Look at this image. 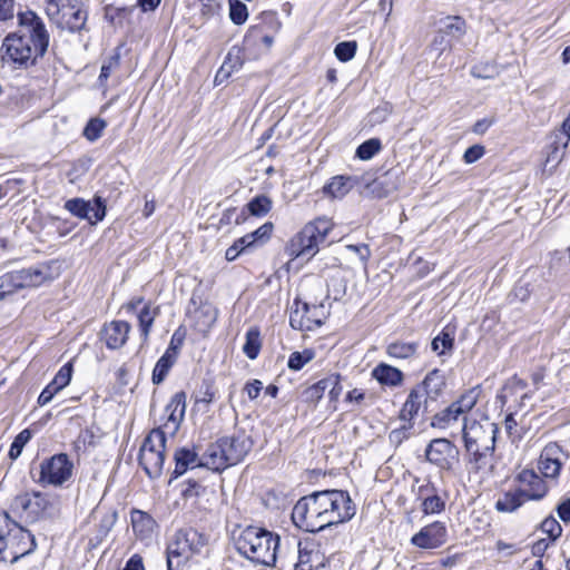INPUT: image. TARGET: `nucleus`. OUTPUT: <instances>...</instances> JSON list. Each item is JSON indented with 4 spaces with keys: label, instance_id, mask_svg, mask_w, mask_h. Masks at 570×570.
I'll return each mask as SVG.
<instances>
[{
    "label": "nucleus",
    "instance_id": "nucleus-20",
    "mask_svg": "<svg viewBox=\"0 0 570 570\" xmlns=\"http://www.w3.org/2000/svg\"><path fill=\"white\" fill-rule=\"evenodd\" d=\"M185 411L186 394L185 392H177L165 407L166 422L159 428L165 431V435L167 433L175 435L184 420Z\"/></svg>",
    "mask_w": 570,
    "mask_h": 570
},
{
    "label": "nucleus",
    "instance_id": "nucleus-58",
    "mask_svg": "<svg viewBox=\"0 0 570 570\" xmlns=\"http://www.w3.org/2000/svg\"><path fill=\"white\" fill-rule=\"evenodd\" d=\"M184 340H185V333L180 332V330L175 331L165 353L177 358L178 352H179L180 347L183 346Z\"/></svg>",
    "mask_w": 570,
    "mask_h": 570
},
{
    "label": "nucleus",
    "instance_id": "nucleus-56",
    "mask_svg": "<svg viewBox=\"0 0 570 570\" xmlns=\"http://www.w3.org/2000/svg\"><path fill=\"white\" fill-rule=\"evenodd\" d=\"M272 230H273V224L265 223L259 228H257L253 233H249L248 235L252 236L250 238L256 246V245L264 244L271 237Z\"/></svg>",
    "mask_w": 570,
    "mask_h": 570
},
{
    "label": "nucleus",
    "instance_id": "nucleus-6",
    "mask_svg": "<svg viewBox=\"0 0 570 570\" xmlns=\"http://www.w3.org/2000/svg\"><path fill=\"white\" fill-rule=\"evenodd\" d=\"M331 230V223L326 218H317L307 223L302 230L291 240L289 254L295 257L309 259L317 252Z\"/></svg>",
    "mask_w": 570,
    "mask_h": 570
},
{
    "label": "nucleus",
    "instance_id": "nucleus-41",
    "mask_svg": "<svg viewBox=\"0 0 570 570\" xmlns=\"http://www.w3.org/2000/svg\"><path fill=\"white\" fill-rule=\"evenodd\" d=\"M261 346L259 331L257 328H250L246 333V342L243 346V352L248 358L255 360L259 353Z\"/></svg>",
    "mask_w": 570,
    "mask_h": 570
},
{
    "label": "nucleus",
    "instance_id": "nucleus-11",
    "mask_svg": "<svg viewBox=\"0 0 570 570\" xmlns=\"http://www.w3.org/2000/svg\"><path fill=\"white\" fill-rule=\"evenodd\" d=\"M73 464L66 453L55 454L40 463L37 482L42 485L61 487L72 475Z\"/></svg>",
    "mask_w": 570,
    "mask_h": 570
},
{
    "label": "nucleus",
    "instance_id": "nucleus-50",
    "mask_svg": "<svg viewBox=\"0 0 570 570\" xmlns=\"http://www.w3.org/2000/svg\"><path fill=\"white\" fill-rule=\"evenodd\" d=\"M106 126L107 122L104 119L92 118L87 122L83 129V136L89 141H96L102 135V131L106 128Z\"/></svg>",
    "mask_w": 570,
    "mask_h": 570
},
{
    "label": "nucleus",
    "instance_id": "nucleus-1",
    "mask_svg": "<svg viewBox=\"0 0 570 570\" xmlns=\"http://www.w3.org/2000/svg\"><path fill=\"white\" fill-rule=\"evenodd\" d=\"M356 507L346 491L323 490L301 498L292 510V521L306 532H318L327 527L350 521Z\"/></svg>",
    "mask_w": 570,
    "mask_h": 570
},
{
    "label": "nucleus",
    "instance_id": "nucleus-17",
    "mask_svg": "<svg viewBox=\"0 0 570 570\" xmlns=\"http://www.w3.org/2000/svg\"><path fill=\"white\" fill-rule=\"evenodd\" d=\"M65 208L80 219H87L91 225L102 220L106 216V205L101 197L96 196L92 202L82 198H72L65 203Z\"/></svg>",
    "mask_w": 570,
    "mask_h": 570
},
{
    "label": "nucleus",
    "instance_id": "nucleus-53",
    "mask_svg": "<svg viewBox=\"0 0 570 570\" xmlns=\"http://www.w3.org/2000/svg\"><path fill=\"white\" fill-rule=\"evenodd\" d=\"M542 532L547 533L551 541H556L562 533V527L560 523L553 518L548 517L541 522Z\"/></svg>",
    "mask_w": 570,
    "mask_h": 570
},
{
    "label": "nucleus",
    "instance_id": "nucleus-16",
    "mask_svg": "<svg viewBox=\"0 0 570 570\" xmlns=\"http://www.w3.org/2000/svg\"><path fill=\"white\" fill-rule=\"evenodd\" d=\"M55 265V262L40 263L28 268L12 271L11 273L20 289L38 287L53 281L58 276L57 271L53 268Z\"/></svg>",
    "mask_w": 570,
    "mask_h": 570
},
{
    "label": "nucleus",
    "instance_id": "nucleus-54",
    "mask_svg": "<svg viewBox=\"0 0 570 570\" xmlns=\"http://www.w3.org/2000/svg\"><path fill=\"white\" fill-rule=\"evenodd\" d=\"M72 371H73L72 364L66 363L65 365H62L60 367V370L55 375V377L52 379L51 382L53 383V385H56L61 391L63 387H66L70 383L71 376H72Z\"/></svg>",
    "mask_w": 570,
    "mask_h": 570
},
{
    "label": "nucleus",
    "instance_id": "nucleus-18",
    "mask_svg": "<svg viewBox=\"0 0 570 570\" xmlns=\"http://www.w3.org/2000/svg\"><path fill=\"white\" fill-rule=\"evenodd\" d=\"M448 540V529L441 521H434L423 527L411 538V543L420 549H438Z\"/></svg>",
    "mask_w": 570,
    "mask_h": 570
},
{
    "label": "nucleus",
    "instance_id": "nucleus-33",
    "mask_svg": "<svg viewBox=\"0 0 570 570\" xmlns=\"http://www.w3.org/2000/svg\"><path fill=\"white\" fill-rule=\"evenodd\" d=\"M524 495L525 494L519 489L508 491L498 499L495 509L500 512H514L528 501Z\"/></svg>",
    "mask_w": 570,
    "mask_h": 570
},
{
    "label": "nucleus",
    "instance_id": "nucleus-31",
    "mask_svg": "<svg viewBox=\"0 0 570 570\" xmlns=\"http://www.w3.org/2000/svg\"><path fill=\"white\" fill-rule=\"evenodd\" d=\"M354 178L350 176H335L323 187V194L331 198H343L354 186Z\"/></svg>",
    "mask_w": 570,
    "mask_h": 570
},
{
    "label": "nucleus",
    "instance_id": "nucleus-19",
    "mask_svg": "<svg viewBox=\"0 0 570 570\" xmlns=\"http://www.w3.org/2000/svg\"><path fill=\"white\" fill-rule=\"evenodd\" d=\"M227 461L230 465H235L243 461L253 448V440L245 431H236L229 436L219 439Z\"/></svg>",
    "mask_w": 570,
    "mask_h": 570
},
{
    "label": "nucleus",
    "instance_id": "nucleus-62",
    "mask_svg": "<svg viewBox=\"0 0 570 570\" xmlns=\"http://www.w3.org/2000/svg\"><path fill=\"white\" fill-rule=\"evenodd\" d=\"M485 153V149L481 145H473L469 147L463 155V160L466 164H473L478 161Z\"/></svg>",
    "mask_w": 570,
    "mask_h": 570
},
{
    "label": "nucleus",
    "instance_id": "nucleus-9",
    "mask_svg": "<svg viewBox=\"0 0 570 570\" xmlns=\"http://www.w3.org/2000/svg\"><path fill=\"white\" fill-rule=\"evenodd\" d=\"M37 548L35 535L21 525H17L0 542V562L16 563L32 553Z\"/></svg>",
    "mask_w": 570,
    "mask_h": 570
},
{
    "label": "nucleus",
    "instance_id": "nucleus-8",
    "mask_svg": "<svg viewBox=\"0 0 570 570\" xmlns=\"http://www.w3.org/2000/svg\"><path fill=\"white\" fill-rule=\"evenodd\" d=\"M10 507L14 513L31 523L51 517L53 510L50 498L40 491L16 495Z\"/></svg>",
    "mask_w": 570,
    "mask_h": 570
},
{
    "label": "nucleus",
    "instance_id": "nucleus-15",
    "mask_svg": "<svg viewBox=\"0 0 570 570\" xmlns=\"http://www.w3.org/2000/svg\"><path fill=\"white\" fill-rule=\"evenodd\" d=\"M459 449L448 439H434L425 449L426 461L441 471H451L459 462Z\"/></svg>",
    "mask_w": 570,
    "mask_h": 570
},
{
    "label": "nucleus",
    "instance_id": "nucleus-52",
    "mask_svg": "<svg viewBox=\"0 0 570 570\" xmlns=\"http://www.w3.org/2000/svg\"><path fill=\"white\" fill-rule=\"evenodd\" d=\"M11 272L0 276V301L4 299L8 295L13 294L19 288Z\"/></svg>",
    "mask_w": 570,
    "mask_h": 570
},
{
    "label": "nucleus",
    "instance_id": "nucleus-38",
    "mask_svg": "<svg viewBox=\"0 0 570 570\" xmlns=\"http://www.w3.org/2000/svg\"><path fill=\"white\" fill-rule=\"evenodd\" d=\"M417 351L416 343L393 342L386 346V354L392 358L405 360L412 357Z\"/></svg>",
    "mask_w": 570,
    "mask_h": 570
},
{
    "label": "nucleus",
    "instance_id": "nucleus-64",
    "mask_svg": "<svg viewBox=\"0 0 570 570\" xmlns=\"http://www.w3.org/2000/svg\"><path fill=\"white\" fill-rule=\"evenodd\" d=\"M58 392H60V390L50 382L40 393L38 404L40 406L48 404Z\"/></svg>",
    "mask_w": 570,
    "mask_h": 570
},
{
    "label": "nucleus",
    "instance_id": "nucleus-10",
    "mask_svg": "<svg viewBox=\"0 0 570 570\" xmlns=\"http://www.w3.org/2000/svg\"><path fill=\"white\" fill-rule=\"evenodd\" d=\"M17 20L18 30L12 32L22 36L28 43L46 55L50 42V33L42 18L32 10H26L17 13Z\"/></svg>",
    "mask_w": 570,
    "mask_h": 570
},
{
    "label": "nucleus",
    "instance_id": "nucleus-14",
    "mask_svg": "<svg viewBox=\"0 0 570 570\" xmlns=\"http://www.w3.org/2000/svg\"><path fill=\"white\" fill-rule=\"evenodd\" d=\"M479 394L476 389L466 391L446 409L436 413L432 417L431 425L438 429H446L452 422L456 421L460 415L468 413L475 406Z\"/></svg>",
    "mask_w": 570,
    "mask_h": 570
},
{
    "label": "nucleus",
    "instance_id": "nucleus-51",
    "mask_svg": "<svg viewBox=\"0 0 570 570\" xmlns=\"http://www.w3.org/2000/svg\"><path fill=\"white\" fill-rule=\"evenodd\" d=\"M357 45L355 41H343L336 45L334 53L342 62H347L354 58Z\"/></svg>",
    "mask_w": 570,
    "mask_h": 570
},
{
    "label": "nucleus",
    "instance_id": "nucleus-40",
    "mask_svg": "<svg viewBox=\"0 0 570 570\" xmlns=\"http://www.w3.org/2000/svg\"><path fill=\"white\" fill-rule=\"evenodd\" d=\"M176 360L177 358L167 353L163 354V356L157 361L153 371L151 380L154 384H160L165 380Z\"/></svg>",
    "mask_w": 570,
    "mask_h": 570
},
{
    "label": "nucleus",
    "instance_id": "nucleus-35",
    "mask_svg": "<svg viewBox=\"0 0 570 570\" xmlns=\"http://www.w3.org/2000/svg\"><path fill=\"white\" fill-rule=\"evenodd\" d=\"M368 187L375 196L380 198L386 197L397 187L395 175L393 173H386L374 179Z\"/></svg>",
    "mask_w": 570,
    "mask_h": 570
},
{
    "label": "nucleus",
    "instance_id": "nucleus-49",
    "mask_svg": "<svg viewBox=\"0 0 570 570\" xmlns=\"http://www.w3.org/2000/svg\"><path fill=\"white\" fill-rule=\"evenodd\" d=\"M32 434L29 429L22 430L13 440L11 443L10 450H9V456L12 460H16L20 456L23 446L31 440Z\"/></svg>",
    "mask_w": 570,
    "mask_h": 570
},
{
    "label": "nucleus",
    "instance_id": "nucleus-3",
    "mask_svg": "<svg viewBox=\"0 0 570 570\" xmlns=\"http://www.w3.org/2000/svg\"><path fill=\"white\" fill-rule=\"evenodd\" d=\"M45 10L60 30L71 33L87 30L88 11L82 0H45Z\"/></svg>",
    "mask_w": 570,
    "mask_h": 570
},
{
    "label": "nucleus",
    "instance_id": "nucleus-45",
    "mask_svg": "<svg viewBox=\"0 0 570 570\" xmlns=\"http://www.w3.org/2000/svg\"><path fill=\"white\" fill-rule=\"evenodd\" d=\"M382 148L381 140L377 138H371L362 142L356 149V157L362 160L372 159Z\"/></svg>",
    "mask_w": 570,
    "mask_h": 570
},
{
    "label": "nucleus",
    "instance_id": "nucleus-34",
    "mask_svg": "<svg viewBox=\"0 0 570 570\" xmlns=\"http://www.w3.org/2000/svg\"><path fill=\"white\" fill-rule=\"evenodd\" d=\"M445 385L444 376L440 370L434 368L426 374L423 382L417 385L428 397L435 399Z\"/></svg>",
    "mask_w": 570,
    "mask_h": 570
},
{
    "label": "nucleus",
    "instance_id": "nucleus-43",
    "mask_svg": "<svg viewBox=\"0 0 570 570\" xmlns=\"http://www.w3.org/2000/svg\"><path fill=\"white\" fill-rule=\"evenodd\" d=\"M247 209L253 216H264L272 209V200L265 195H258L247 204Z\"/></svg>",
    "mask_w": 570,
    "mask_h": 570
},
{
    "label": "nucleus",
    "instance_id": "nucleus-5",
    "mask_svg": "<svg viewBox=\"0 0 570 570\" xmlns=\"http://www.w3.org/2000/svg\"><path fill=\"white\" fill-rule=\"evenodd\" d=\"M45 53L28 43L19 33L9 32L2 40L0 58L2 65L14 69H27L36 66Z\"/></svg>",
    "mask_w": 570,
    "mask_h": 570
},
{
    "label": "nucleus",
    "instance_id": "nucleus-28",
    "mask_svg": "<svg viewBox=\"0 0 570 570\" xmlns=\"http://www.w3.org/2000/svg\"><path fill=\"white\" fill-rule=\"evenodd\" d=\"M218 312L212 304H203L197 307L191 314L190 318L194 322V327L199 333H207L217 320Z\"/></svg>",
    "mask_w": 570,
    "mask_h": 570
},
{
    "label": "nucleus",
    "instance_id": "nucleus-24",
    "mask_svg": "<svg viewBox=\"0 0 570 570\" xmlns=\"http://www.w3.org/2000/svg\"><path fill=\"white\" fill-rule=\"evenodd\" d=\"M560 449L557 445H549L540 454L538 468L546 478L556 479L559 476L562 463L558 458Z\"/></svg>",
    "mask_w": 570,
    "mask_h": 570
},
{
    "label": "nucleus",
    "instance_id": "nucleus-4",
    "mask_svg": "<svg viewBox=\"0 0 570 570\" xmlns=\"http://www.w3.org/2000/svg\"><path fill=\"white\" fill-rule=\"evenodd\" d=\"M207 542V537L196 529L178 530L167 546V570H174L175 559H177L176 567H179L194 556L200 554Z\"/></svg>",
    "mask_w": 570,
    "mask_h": 570
},
{
    "label": "nucleus",
    "instance_id": "nucleus-60",
    "mask_svg": "<svg viewBox=\"0 0 570 570\" xmlns=\"http://www.w3.org/2000/svg\"><path fill=\"white\" fill-rule=\"evenodd\" d=\"M16 0H0V22L11 21L14 18Z\"/></svg>",
    "mask_w": 570,
    "mask_h": 570
},
{
    "label": "nucleus",
    "instance_id": "nucleus-61",
    "mask_svg": "<svg viewBox=\"0 0 570 570\" xmlns=\"http://www.w3.org/2000/svg\"><path fill=\"white\" fill-rule=\"evenodd\" d=\"M531 295V289L529 284H518L510 294L511 302H527Z\"/></svg>",
    "mask_w": 570,
    "mask_h": 570
},
{
    "label": "nucleus",
    "instance_id": "nucleus-55",
    "mask_svg": "<svg viewBox=\"0 0 570 570\" xmlns=\"http://www.w3.org/2000/svg\"><path fill=\"white\" fill-rule=\"evenodd\" d=\"M119 65H120V57H119V55H115V56L109 57L108 60H106L102 63V66H101V70H100V75H99V81L101 83L104 81H106L110 77L112 71H115L116 69L119 68Z\"/></svg>",
    "mask_w": 570,
    "mask_h": 570
},
{
    "label": "nucleus",
    "instance_id": "nucleus-26",
    "mask_svg": "<svg viewBox=\"0 0 570 570\" xmlns=\"http://www.w3.org/2000/svg\"><path fill=\"white\" fill-rule=\"evenodd\" d=\"M438 26L452 45L460 41L465 36L468 29L466 21L460 16L441 18Z\"/></svg>",
    "mask_w": 570,
    "mask_h": 570
},
{
    "label": "nucleus",
    "instance_id": "nucleus-44",
    "mask_svg": "<svg viewBox=\"0 0 570 570\" xmlns=\"http://www.w3.org/2000/svg\"><path fill=\"white\" fill-rule=\"evenodd\" d=\"M454 345V338L450 335L445 330H443L440 334H438L432 343L431 348L433 352L438 353V355H443L448 351H452Z\"/></svg>",
    "mask_w": 570,
    "mask_h": 570
},
{
    "label": "nucleus",
    "instance_id": "nucleus-57",
    "mask_svg": "<svg viewBox=\"0 0 570 570\" xmlns=\"http://www.w3.org/2000/svg\"><path fill=\"white\" fill-rule=\"evenodd\" d=\"M246 39H254V40H261L266 48H271L274 43V37L271 35H265L263 32V27L261 26H253L249 28Z\"/></svg>",
    "mask_w": 570,
    "mask_h": 570
},
{
    "label": "nucleus",
    "instance_id": "nucleus-21",
    "mask_svg": "<svg viewBox=\"0 0 570 570\" xmlns=\"http://www.w3.org/2000/svg\"><path fill=\"white\" fill-rule=\"evenodd\" d=\"M416 497L422 501L421 508L425 515L439 514L445 510V499L439 494V490L430 480H425V483L417 488Z\"/></svg>",
    "mask_w": 570,
    "mask_h": 570
},
{
    "label": "nucleus",
    "instance_id": "nucleus-46",
    "mask_svg": "<svg viewBox=\"0 0 570 570\" xmlns=\"http://www.w3.org/2000/svg\"><path fill=\"white\" fill-rule=\"evenodd\" d=\"M324 395V386L322 384V380L316 382L315 384L306 387L301 393V400L304 403L315 406Z\"/></svg>",
    "mask_w": 570,
    "mask_h": 570
},
{
    "label": "nucleus",
    "instance_id": "nucleus-59",
    "mask_svg": "<svg viewBox=\"0 0 570 570\" xmlns=\"http://www.w3.org/2000/svg\"><path fill=\"white\" fill-rule=\"evenodd\" d=\"M215 399V391L214 386L210 382H203L202 386L199 387L198 394L196 396V401L198 403H206L209 404Z\"/></svg>",
    "mask_w": 570,
    "mask_h": 570
},
{
    "label": "nucleus",
    "instance_id": "nucleus-27",
    "mask_svg": "<svg viewBox=\"0 0 570 570\" xmlns=\"http://www.w3.org/2000/svg\"><path fill=\"white\" fill-rule=\"evenodd\" d=\"M220 441L210 444L200 460L202 466H206L213 471H223L229 466Z\"/></svg>",
    "mask_w": 570,
    "mask_h": 570
},
{
    "label": "nucleus",
    "instance_id": "nucleus-2",
    "mask_svg": "<svg viewBox=\"0 0 570 570\" xmlns=\"http://www.w3.org/2000/svg\"><path fill=\"white\" fill-rule=\"evenodd\" d=\"M279 535L257 527H247L235 540V548L249 561L265 567L276 562Z\"/></svg>",
    "mask_w": 570,
    "mask_h": 570
},
{
    "label": "nucleus",
    "instance_id": "nucleus-47",
    "mask_svg": "<svg viewBox=\"0 0 570 570\" xmlns=\"http://www.w3.org/2000/svg\"><path fill=\"white\" fill-rule=\"evenodd\" d=\"M322 384L324 386V392L328 390V396L331 401H337L343 391L341 385V375L330 374L328 376L322 379Z\"/></svg>",
    "mask_w": 570,
    "mask_h": 570
},
{
    "label": "nucleus",
    "instance_id": "nucleus-48",
    "mask_svg": "<svg viewBox=\"0 0 570 570\" xmlns=\"http://www.w3.org/2000/svg\"><path fill=\"white\" fill-rule=\"evenodd\" d=\"M229 18L235 24L245 23L248 18L246 4L239 0H229Z\"/></svg>",
    "mask_w": 570,
    "mask_h": 570
},
{
    "label": "nucleus",
    "instance_id": "nucleus-42",
    "mask_svg": "<svg viewBox=\"0 0 570 570\" xmlns=\"http://www.w3.org/2000/svg\"><path fill=\"white\" fill-rule=\"evenodd\" d=\"M315 357V352L311 348H305L302 352H293L287 361V366L292 371L302 370L307 363Z\"/></svg>",
    "mask_w": 570,
    "mask_h": 570
},
{
    "label": "nucleus",
    "instance_id": "nucleus-37",
    "mask_svg": "<svg viewBox=\"0 0 570 570\" xmlns=\"http://www.w3.org/2000/svg\"><path fill=\"white\" fill-rule=\"evenodd\" d=\"M243 66V58L238 48H232L227 53L219 71L216 75V79L220 76L228 77L232 72L237 71Z\"/></svg>",
    "mask_w": 570,
    "mask_h": 570
},
{
    "label": "nucleus",
    "instance_id": "nucleus-39",
    "mask_svg": "<svg viewBox=\"0 0 570 570\" xmlns=\"http://www.w3.org/2000/svg\"><path fill=\"white\" fill-rule=\"evenodd\" d=\"M131 523L134 531L145 537L153 531L155 522L149 514L137 510L131 513Z\"/></svg>",
    "mask_w": 570,
    "mask_h": 570
},
{
    "label": "nucleus",
    "instance_id": "nucleus-30",
    "mask_svg": "<svg viewBox=\"0 0 570 570\" xmlns=\"http://www.w3.org/2000/svg\"><path fill=\"white\" fill-rule=\"evenodd\" d=\"M175 470L174 478L183 475L189 468L199 466L200 461L194 449L180 448L175 452Z\"/></svg>",
    "mask_w": 570,
    "mask_h": 570
},
{
    "label": "nucleus",
    "instance_id": "nucleus-29",
    "mask_svg": "<svg viewBox=\"0 0 570 570\" xmlns=\"http://www.w3.org/2000/svg\"><path fill=\"white\" fill-rule=\"evenodd\" d=\"M372 376L382 385L386 386H399L403 383L404 374L401 370L389 365L386 363H380L372 370Z\"/></svg>",
    "mask_w": 570,
    "mask_h": 570
},
{
    "label": "nucleus",
    "instance_id": "nucleus-36",
    "mask_svg": "<svg viewBox=\"0 0 570 570\" xmlns=\"http://www.w3.org/2000/svg\"><path fill=\"white\" fill-rule=\"evenodd\" d=\"M159 314V307H151L150 304H145L138 314L139 328L144 341L148 340L151 326L155 318Z\"/></svg>",
    "mask_w": 570,
    "mask_h": 570
},
{
    "label": "nucleus",
    "instance_id": "nucleus-12",
    "mask_svg": "<svg viewBox=\"0 0 570 570\" xmlns=\"http://www.w3.org/2000/svg\"><path fill=\"white\" fill-rule=\"evenodd\" d=\"M498 428L494 423L485 421L481 423L475 419L464 417L462 428V439L465 450L473 448H484L495 445Z\"/></svg>",
    "mask_w": 570,
    "mask_h": 570
},
{
    "label": "nucleus",
    "instance_id": "nucleus-13",
    "mask_svg": "<svg viewBox=\"0 0 570 570\" xmlns=\"http://www.w3.org/2000/svg\"><path fill=\"white\" fill-rule=\"evenodd\" d=\"M326 318V311L323 304H308L294 301L289 314V325L294 330L314 331L318 328Z\"/></svg>",
    "mask_w": 570,
    "mask_h": 570
},
{
    "label": "nucleus",
    "instance_id": "nucleus-32",
    "mask_svg": "<svg viewBox=\"0 0 570 570\" xmlns=\"http://www.w3.org/2000/svg\"><path fill=\"white\" fill-rule=\"evenodd\" d=\"M494 449L495 445L489 446L487 450L484 448H473V450H465L469 455V463L472 465V469L475 472L492 469Z\"/></svg>",
    "mask_w": 570,
    "mask_h": 570
},
{
    "label": "nucleus",
    "instance_id": "nucleus-22",
    "mask_svg": "<svg viewBox=\"0 0 570 570\" xmlns=\"http://www.w3.org/2000/svg\"><path fill=\"white\" fill-rule=\"evenodd\" d=\"M517 480L521 484L519 490L525 494L528 501H539L548 493L546 482L533 470H522Z\"/></svg>",
    "mask_w": 570,
    "mask_h": 570
},
{
    "label": "nucleus",
    "instance_id": "nucleus-63",
    "mask_svg": "<svg viewBox=\"0 0 570 570\" xmlns=\"http://www.w3.org/2000/svg\"><path fill=\"white\" fill-rule=\"evenodd\" d=\"M431 46L434 50L443 52L448 49H451L453 45L450 42L446 36L443 32H441V29L438 27L436 35L433 38Z\"/></svg>",
    "mask_w": 570,
    "mask_h": 570
},
{
    "label": "nucleus",
    "instance_id": "nucleus-23",
    "mask_svg": "<svg viewBox=\"0 0 570 570\" xmlns=\"http://www.w3.org/2000/svg\"><path fill=\"white\" fill-rule=\"evenodd\" d=\"M130 328L126 321H112L101 330V340L109 350H118L126 344Z\"/></svg>",
    "mask_w": 570,
    "mask_h": 570
},
{
    "label": "nucleus",
    "instance_id": "nucleus-25",
    "mask_svg": "<svg viewBox=\"0 0 570 570\" xmlns=\"http://www.w3.org/2000/svg\"><path fill=\"white\" fill-rule=\"evenodd\" d=\"M428 396L421 387L415 386L407 395L405 403L401 410L400 417L403 421H411L419 414L422 407H426Z\"/></svg>",
    "mask_w": 570,
    "mask_h": 570
},
{
    "label": "nucleus",
    "instance_id": "nucleus-7",
    "mask_svg": "<svg viewBox=\"0 0 570 570\" xmlns=\"http://www.w3.org/2000/svg\"><path fill=\"white\" fill-rule=\"evenodd\" d=\"M166 436L161 429H154L144 440L139 452V464L146 474L151 478H158L165 462Z\"/></svg>",
    "mask_w": 570,
    "mask_h": 570
}]
</instances>
